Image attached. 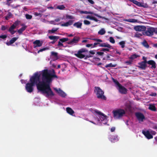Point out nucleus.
<instances>
[{"label": "nucleus", "mask_w": 157, "mask_h": 157, "mask_svg": "<svg viewBox=\"0 0 157 157\" xmlns=\"http://www.w3.org/2000/svg\"><path fill=\"white\" fill-rule=\"evenodd\" d=\"M139 57V56L136 54H134L132 55L130 57H129V59H131L133 60V59Z\"/></svg>", "instance_id": "obj_32"}, {"label": "nucleus", "mask_w": 157, "mask_h": 157, "mask_svg": "<svg viewBox=\"0 0 157 157\" xmlns=\"http://www.w3.org/2000/svg\"><path fill=\"white\" fill-rule=\"evenodd\" d=\"M9 32H10V33L12 35H13V34H14L16 32V31L14 30H12V31H9Z\"/></svg>", "instance_id": "obj_64"}, {"label": "nucleus", "mask_w": 157, "mask_h": 157, "mask_svg": "<svg viewBox=\"0 0 157 157\" xmlns=\"http://www.w3.org/2000/svg\"><path fill=\"white\" fill-rule=\"evenodd\" d=\"M93 44H87L86 45V46L87 47H88V48H89V47H91V48H93Z\"/></svg>", "instance_id": "obj_56"}, {"label": "nucleus", "mask_w": 157, "mask_h": 157, "mask_svg": "<svg viewBox=\"0 0 157 157\" xmlns=\"http://www.w3.org/2000/svg\"><path fill=\"white\" fill-rule=\"evenodd\" d=\"M69 40V39L68 38L66 37L60 39L59 40L61 41V42L63 43L68 41Z\"/></svg>", "instance_id": "obj_29"}, {"label": "nucleus", "mask_w": 157, "mask_h": 157, "mask_svg": "<svg viewBox=\"0 0 157 157\" xmlns=\"http://www.w3.org/2000/svg\"><path fill=\"white\" fill-rule=\"evenodd\" d=\"M12 16V14L11 13L9 12L8 13L7 15L5 17V19L7 20L10 18Z\"/></svg>", "instance_id": "obj_28"}, {"label": "nucleus", "mask_w": 157, "mask_h": 157, "mask_svg": "<svg viewBox=\"0 0 157 157\" xmlns=\"http://www.w3.org/2000/svg\"><path fill=\"white\" fill-rule=\"evenodd\" d=\"M94 92L96 94L97 98L98 99L106 100V98L104 95V92L100 87L98 86H95Z\"/></svg>", "instance_id": "obj_2"}, {"label": "nucleus", "mask_w": 157, "mask_h": 157, "mask_svg": "<svg viewBox=\"0 0 157 157\" xmlns=\"http://www.w3.org/2000/svg\"><path fill=\"white\" fill-rule=\"evenodd\" d=\"M141 44L144 47L146 48H148L149 47V45H148L147 41L145 40H144L143 42H142Z\"/></svg>", "instance_id": "obj_25"}, {"label": "nucleus", "mask_w": 157, "mask_h": 157, "mask_svg": "<svg viewBox=\"0 0 157 157\" xmlns=\"http://www.w3.org/2000/svg\"><path fill=\"white\" fill-rule=\"evenodd\" d=\"M63 43L61 42V41H59L58 43V44L57 45V46H58L59 47H63V44L62 43Z\"/></svg>", "instance_id": "obj_43"}, {"label": "nucleus", "mask_w": 157, "mask_h": 157, "mask_svg": "<svg viewBox=\"0 0 157 157\" xmlns=\"http://www.w3.org/2000/svg\"><path fill=\"white\" fill-rule=\"evenodd\" d=\"M56 8L60 10H63L65 8V7L63 5H61L57 6Z\"/></svg>", "instance_id": "obj_31"}, {"label": "nucleus", "mask_w": 157, "mask_h": 157, "mask_svg": "<svg viewBox=\"0 0 157 157\" xmlns=\"http://www.w3.org/2000/svg\"><path fill=\"white\" fill-rule=\"evenodd\" d=\"M138 64L139 65L138 67L143 70H145L147 67L146 64H145L142 62L139 63Z\"/></svg>", "instance_id": "obj_16"}, {"label": "nucleus", "mask_w": 157, "mask_h": 157, "mask_svg": "<svg viewBox=\"0 0 157 157\" xmlns=\"http://www.w3.org/2000/svg\"><path fill=\"white\" fill-rule=\"evenodd\" d=\"M114 66L112 64V63H110L109 64H108L106 65L105 67L106 68L108 67H113Z\"/></svg>", "instance_id": "obj_50"}, {"label": "nucleus", "mask_w": 157, "mask_h": 157, "mask_svg": "<svg viewBox=\"0 0 157 157\" xmlns=\"http://www.w3.org/2000/svg\"><path fill=\"white\" fill-rule=\"evenodd\" d=\"M33 43L34 44L33 45L34 48H36L37 47L41 46L43 44V42L42 41H40L39 40H36L34 41Z\"/></svg>", "instance_id": "obj_11"}, {"label": "nucleus", "mask_w": 157, "mask_h": 157, "mask_svg": "<svg viewBox=\"0 0 157 157\" xmlns=\"http://www.w3.org/2000/svg\"><path fill=\"white\" fill-rule=\"evenodd\" d=\"M18 37H13L12 39L9 41V42H7L6 43V44L7 45H10L13 44L18 39Z\"/></svg>", "instance_id": "obj_17"}, {"label": "nucleus", "mask_w": 157, "mask_h": 157, "mask_svg": "<svg viewBox=\"0 0 157 157\" xmlns=\"http://www.w3.org/2000/svg\"><path fill=\"white\" fill-rule=\"evenodd\" d=\"M132 60H133L132 59H130L129 60L126 61L125 62V63L128 65L131 64L132 62Z\"/></svg>", "instance_id": "obj_36"}, {"label": "nucleus", "mask_w": 157, "mask_h": 157, "mask_svg": "<svg viewBox=\"0 0 157 157\" xmlns=\"http://www.w3.org/2000/svg\"><path fill=\"white\" fill-rule=\"evenodd\" d=\"M134 29L138 31H143L144 32L146 29V27L144 26H137L134 27Z\"/></svg>", "instance_id": "obj_13"}, {"label": "nucleus", "mask_w": 157, "mask_h": 157, "mask_svg": "<svg viewBox=\"0 0 157 157\" xmlns=\"http://www.w3.org/2000/svg\"><path fill=\"white\" fill-rule=\"evenodd\" d=\"M94 112L98 115V117L101 121L103 122V123L106 124L107 123V117L104 114L97 109L94 110Z\"/></svg>", "instance_id": "obj_6"}, {"label": "nucleus", "mask_w": 157, "mask_h": 157, "mask_svg": "<svg viewBox=\"0 0 157 157\" xmlns=\"http://www.w3.org/2000/svg\"><path fill=\"white\" fill-rule=\"evenodd\" d=\"M20 22V21L17 20L15 21L12 25H14L16 28V26L19 25Z\"/></svg>", "instance_id": "obj_41"}, {"label": "nucleus", "mask_w": 157, "mask_h": 157, "mask_svg": "<svg viewBox=\"0 0 157 157\" xmlns=\"http://www.w3.org/2000/svg\"><path fill=\"white\" fill-rule=\"evenodd\" d=\"M109 48H102L101 50H100V51H103V52H105V51H107V52H109Z\"/></svg>", "instance_id": "obj_45"}, {"label": "nucleus", "mask_w": 157, "mask_h": 157, "mask_svg": "<svg viewBox=\"0 0 157 157\" xmlns=\"http://www.w3.org/2000/svg\"><path fill=\"white\" fill-rule=\"evenodd\" d=\"M157 95V94L155 93H151L149 94V95L151 96L155 97Z\"/></svg>", "instance_id": "obj_54"}, {"label": "nucleus", "mask_w": 157, "mask_h": 157, "mask_svg": "<svg viewBox=\"0 0 157 157\" xmlns=\"http://www.w3.org/2000/svg\"><path fill=\"white\" fill-rule=\"evenodd\" d=\"M54 90L59 95L62 97H65L66 96V94L65 93L61 90L60 88L58 89L56 88H54Z\"/></svg>", "instance_id": "obj_12"}, {"label": "nucleus", "mask_w": 157, "mask_h": 157, "mask_svg": "<svg viewBox=\"0 0 157 157\" xmlns=\"http://www.w3.org/2000/svg\"><path fill=\"white\" fill-rule=\"evenodd\" d=\"M50 39L53 40H57L59 38V36H51L48 37Z\"/></svg>", "instance_id": "obj_26"}, {"label": "nucleus", "mask_w": 157, "mask_h": 157, "mask_svg": "<svg viewBox=\"0 0 157 157\" xmlns=\"http://www.w3.org/2000/svg\"><path fill=\"white\" fill-rule=\"evenodd\" d=\"M80 39L79 37L75 36L73 39L67 42V43L68 44L75 45L78 43Z\"/></svg>", "instance_id": "obj_7"}, {"label": "nucleus", "mask_w": 157, "mask_h": 157, "mask_svg": "<svg viewBox=\"0 0 157 157\" xmlns=\"http://www.w3.org/2000/svg\"><path fill=\"white\" fill-rule=\"evenodd\" d=\"M12 0H6V5L8 6L10 5V4L12 2Z\"/></svg>", "instance_id": "obj_46"}, {"label": "nucleus", "mask_w": 157, "mask_h": 157, "mask_svg": "<svg viewBox=\"0 0 157 157\" xmlns=\"http://www.w3.org/2000/svg\"><path fill=\"white\" fill-rule=\"evenodd\" d=\"M96 51L95 50H90L89 51V53L90 54L94 55L95 54V52Z\"/></svg>", "instance_id": "obj_57"}, {"label": "nucleus", "mask_w": 157, "mask_h": 157, "mask_svg": "<svg viewBox=\"0 0 157 157\" xmlns=\"http://www.w3.org/2000/svg\"><path fill=\"white\" fill-rule=\"evenodd\" d=\"M8 27L9 26H8L7 25L5 26L2 25V26L1 30L2 31H5L6 29H8Z\"/></svg>", "instance_id": "obj_35"}, {"label": "nucleus", "mask_w": 157, "mask_h": 157, "mask_svg": "<svg viewBox=\"0 0 157 157\" xmlns=\"http://www.w3.org/2000/svg\"><path fill=\"white\" fill-rule=\"evenodd\" d=\"M67 112L69 114L72 115L74 113V111L70 107H67L66 109Z\"/></svg>", "instance_id": "obj_21"}, {"label": "nucleus", "mask_w": 157, "mask_h": 157, "mask_svg": "<svg viewBox=\"0 0 157 157\" xmlns=\"http://www.w3.org/2000/svg\"><path fill=\"white\" fill-rule=\"evenodd\" d=\"M105 31L104 29L102 28L98 32V33L101 35H103L105 33Z\"/></svg>", "instance_id": "obj_27"}, {"label": "nucleus", "mask_w": 157, "mask_h": 157, "mask_svg": "<svg viewBox=\"0 0 157 157\" xmlns=\"http://www.w3.org/2000/svg\"><path fill=\"white\" fill-rule=\"evenodd\" d=\"M88 50L85 48H82L78 50L77 53H75L74 55L77 57L79 59H82L84 58L85 59H86L89 58L87 55L85 56L84 54H82V53L85 52H88Z\"/></svg>", "instance_id": "obj_4"}, {"label": "nucleus", "mask_w": 157, "mask_h": 157, "mask_svg": "<svg viewBox=\"0 0 157 157\" xmlns=\"http://www.w3.org/2000/svg\"><path fill=\"white\" fill-rule=\"evenodd\" d=\"M131 2H133L134 4L138 6L143 7V5L141 2H139L137 1L134 0H128Z\"/></svg>", "instance_id": "obj_19"}, {"label": "nucleus", "mask_w": 157, "mask_h": 157, "mask_svg": "<svg viewBox=\"0 0 157 157\" xmlns=\"http://www.w3.org/2000/svg\"><path fill=\"white\" fill-rule=\"evenodd\" d=\"M151 134L153 135H155L156 133V132L155 131H151Z\"/></svg>", "instance_id": "obj_63"}, {"label": "nucleus", "mask_w": 157, "mask_h": 157, "mask_svg": "<svg viewBox=\"0 0 157 157\" xmlns=\"http://www.w3.org/2000/svg\"><path fill=\"white\" fill-rule=\"evenodd\" d=\"M80 13L81 14L84 13V14H87V11H82L80 12Z\"/></svg>", "instance_id": "obj_59"}, {"label": "nucleus", "mask_w": 157, "mask_h": 157, "mask_svg": "<svg viewBox=\"0 0 157 157\" xmlns=\"http://www.w3.org/2000/svg\"><path fill=\"white\" fill-rule=\"evenodd\" d=\"M27 27V26L26 25L22 27L21 28L17 30V32L20 34H22L23 31L26 29Z\"/></svg>", "instance_id": "obj_23"}, {"label": "nucleus", "mask_w": 157, "mask_h": 157, "mask_svg": "<svg viewBox=\"0 0 157 157\" xmlns=\"http://www.w3.org/2000/svg\"><path fill=\"white\" fill-rule=\"evenodd\" d=\"M99 44L100 45V43H99V42H97L94 43V44H93V48H95L96 47V46L97 45Z\"/></svg>", "instance_id": "obj_52"}, {"label": "nucleus", "mask_w": 157, "mask_h": 157, "mask_svg": "<svg viewBox=\"0 0 157 157\" xmlns=\"http://www.w3.org/2000/svg\"><path fill=\"white\" fill-rule=\"evenodd\" d=\"M87 1L91 4H93L94 3V2L92 0H87Z\"/></svg>", "instance_id": "obj_60"}, {"label": "nucleus", "mask_w": 157, "mask_h": 157, "mask_svg": "<svg viewBox=\"0 0 157 157\" xmlns=\"http://www.w3.org/2000/svg\"><path fill=\"white\" fill-rule=\"evenodd\" d=\"M148 64L151 65V68L152 69H155L156 68V63L153 60H150L148 61Z\"/></svg>", "instance_id": "obj_14"}, {"label": "nucleus", "mask_w": 157, "mask_h": 157, "mask_svg": "<svg viewBox=\"0 0 157 157\" xmlns=\"http://www.w3.org/2000/svg\"><path fill=\"white\" fill-rule=\"evenodd\" d=\"M7 37L6 35H0V38H2L3 39H5Z\"/></svg>", "instance_id": "obj_53"}, {"label": "nucleus", "mask_w": 157, "mask_h": 157, "mask_svg": "<svg viewBox=\"0 0 157 157\" xmlns=\"http://www.w3.org/2000/svg\"><path fill=\"white\" fill-rule=\"evenodd\" d=\"M113 80L114 83L118 86V87L121 85V84L116 79H115L113 78Z\"/></svg>", "instance_id": "obj_34"}, {"label": "nucleus", "mask_w": 157, "mask_h": 157, "mask_svg": "<svg viewBox=\"0 0 157 157\" xmlns=\"http://www.w3.org/2000/svg\"><path fill=\"white\" fill-rule=\"evenodd\" d=\"M92 20L96 22H98L99 21L97 19L95 18V17H93Z\"/></svg>", "instance_id": "obj_61"}, {"label": "nucleus", "mask_w": 157, "mask_h": 157, "mask_svg": "<svg viewBox=\"0 0 157 157\" xmlns=\"http://www.w3.org/2000/svg\"><path fill=\"white\" fill-rule=\"evenodd\" d=\"M73 23V21L72 20H69L68 21L65 23H64L62 24L61 25L62 26H66L67 27L69 25H72Z\"/></svg>", "instance_id": "obj_18"}, {"label": "nucleus", "mask_w": 157, "mask_h": 157, "mask_svg": "<svg viewBox=\"0 0 157 157\" xmlns=\"http://www.w3.org/2000/svg\"><path fill=\"white\" fill-rule=\"evenodd\" d=\"M119 44L121 45L122 48H123L124 47V44H125V42L124 41H122L119 42Z\"/></svg>", "instance_id": "obj_42"}, {"label": "nucleus", "mask_w": 157, "mask_h": 157, "mask_svg": "<svg viewBox=\"0 0 157 157\" xmlns=\"http://www.w3.org/2000/svg\"><path fill=\"white\" fill-rule=\"evenodd\" d=\"M148 109H149L154 111H155L156 110L155 106L152 104H150Z\"/></svg>", "instance_id": "obj_24"}, {"label": "nucleus", "mask_w": 157, "mask_h": 157, "mask_svg": "<svg viewBox=\"0 0 157 157\" xmlns=\"http://www.w3.org/2000/svg\"><path fill=\"white\" fill-rule=\"evenodd\" d=\"M143 35V32L142 33H140L139 32H136L135 35V36L138 38H140Z\"/></svg>", "instance_id": "obj_30"}, {"label": "nucleus", "mask_w": 157, "mask_h": 157, "mask_svg": "<svg viewBox=\"0 0 157 157\" xmlns=\"http://www.w3.org/2000/svg\"><path fill=\"white\" fill-rule=\"evenodd\" d=\"M84 23L85 25H89L90 24V22L87 20H84Z\"/></svg>", "instance_id": "obj_49"}, {"label": "nucleus", "mask_w": 157, "mask_h": 157, "mask_svg": "<svg viewBox=\"0 0 157 157\" xmlns=\"http://www.w3.org/2000/svg\"><path fill=\"white\" fill-rule=\"evenodd\" d=\"M99 46L101 47H107V48H109L110 49L112 48V46L107 43L100 44V45H99Z\"/></svg>", "instance_id": "obj_20"}, {"label": "nucleus", "mask_w": 157, "mask_h": 157, "mask_svg": "<svg viewBox=\"0 0 157 157\" xmlns=\"http://www.w3.org/2000/svg\"><path fill=\"white\" fill-rule=\"evenodd\" d=\"M135 115L139 122H143L145 119L144 115L140 112H136Z\"/></svg>", "instance_id": "obj_8"}, {"label": "nucleus", "mask_w": 157, "mask_h": 157, "mask_svg": "<svg viewBox=\"0 0 157 157\" xmlns=\"http://www.w3.org/2000/svg\"><path fill=\"white\" fill-rule=\"evenodd\" d=\"M42 81H40V75L35 73L29 80L30 82L26 83L25 88L26 91L31 93L33 91L34 86L36 85L37 89L44 94H45L47 98L52 97L55 95L50 86L53 78H57L54 70L50 73L48 69H44L42 71Z\"/></svg>", "instance_id": "obj_1"}, {"label": "nucleus", "mask_w": 157, "mask_h": 157, "mask_svg": "<svg viewBox=\"0 0 157 157\" xmlns=\"http://www.w3.org/2000/svg\"><path fill=\"white\" fill-rule=\"evenodd\" d=\"M142 132L145 136L148 139H152L153 138V136L152 135L148 130L147 131L143 130Z\"/></svg>", "instance_id": "obj_10"}, {"label": "nucleus", "mask_w": 157, "mask_h": 157, "mask_svg": "<svg viewBox=\"0 0 157 157\" xmlns=\"http://www.w3.org/2000/svg\"><path fill=\"white\" fill-rule=\"evenodd\" d=\"M127 21L131 22H136V20L135 19H129L126 20Z\"/></svg>", "instance_id": "obj_40"}, {"label": "nucleus", "mask_w": 157, "mask_h": 157, "mask_svg": "<svg viewBox=\"0 0 157 157\" xmlns=\"http://www.w3.org/2000/svg\"><path fill=\"white\" fill-rule=\"evenodd\" d=\"M59 29L58 28H53L51 30H49V33H53L57 31Z\"/></svg>", "instance_id": "obj_33"}, {"label": "nucleus", "mask_w": 157, "mask_h": 157, "mask_svg": "<svg viewBox=\"0 0 157 157\" xmlns=\"http://www.w3.org/2000/svg\"><path fill=\"white\" fill-rule=\"evenodd\" d=\"M157 34V28L149 27L143 32V34L148 36H151L153 35L154 33Z\"/></svg>", "instance_id": "obj_3"}, {"label": "nucleus", "mask_w": 157, "mask_h": 157, "mask_svg": "<svg viewBox=\"0 0 157 157\" xmlns=\"http://www.w3.org/2000/svg\"><path fill=\"white\" fill-rule=\"evenodd\" d=\"M97 54H98V55L101 56H102L104 54V53L103 52H97Z\"/></svg>", "instance_id": "obj_55"}, {"label": "nucleus", "mask_w": 157, "mask_h": 157, "mask_svg": "<svg viewBox=\"0 0 157 157\" xmlns=\"http://www.w3.org/2000/svg\"><path fill=\"white\" fill-rule=\"evenodd\" d=\"M93 17L92 16H91L90 15H88L87 16L86 18L87 19H90V20H92Z\"/></svg>", "instance_id": "obj_58"}, {"label": "nucleus", "mask_w": 157, "mask_h": 157, "mask_svg": "<svg viewBox=\"0 0 157 157\" xmlns=\"http://www.w3.org/2000/svg\"><path fill=\"white\" fill-rule=\"evenodd\" d=\"M109 41L111 43L113 44H114L115 42V40H114V38L112 37H110Z\"/></svg>", "instance_id": "obj_48"}, {"label": "nucleus", "mask_w": 157, "mask_h": 157, "mask_svg": "<svg viewBox=\"0 0 157 157\" xmlns=\"http://www.w3.org/2000/svg\"><path fill=\"white\" fill-rule=\"evenodd\" d=\"M115 127H112L111 128L110 131L111 132H113L115 131Z\"/></svg>", "instance_id": "obj_62"}, {"label": "nucleus", "mask_w": 157, "mask_h": 157, "mask_svg": "<svg viewBox=\"0 0 157 157\" xmlns=\"http://www.w3.org/2000/svg\"><path fill=\"white\" fill-rule=\"evenodd\" d=\"M109 139L111 142H114L117 140V136L113 135H110L109 136Z\"/></svg>", "instance_id": "obj_15"}, {"label": "nucleus", "mask_w": 157, "mask_h": 157, "mask_svg": "<svg viewBox=\"0 0 157 157\" xmlns=\"http://www.w3.org/2000/svg\"><path fill=\"white\" fill-rule=\"evenodd\" d=\"M92 40L95 41H96L97 42H102V41L100 39H93Z\"/></svg>", "instance_id": "obj_51"}, {"label": "nucleus", "mask_w": 157, "mask_h": 157, "mask_svg": "<svg viewBox=\"0 0 157 157\" xmlns=\"http://www.w3.org/2000/svg\"><path fill=\"white\" fill-rule=\"evenodd\" d=\"M26 18L27 19H31L32 18V16L31 15L29 14H26L25 15Z\"/></svg>", "instance_id": "obj_38"}, {"label": "nucleus", "mask_w": 157, "mask_h": 157, "mask_svg": "<svg viewBox=\"0 0 157 157\" xmlns=\"http://www.w3.org/2000/svg\"><path fill=\"white\" fill-rule=\"evenodd\" d=\"M113 117L116 119H119L125 113V112L124 109H119L113 111Z\"/></svg>", "instance_id": "obj_5"}, {"label": "nucleus", "mask_w": 157, "mask_h": 157, "mask_svg": "<svg viewBox=\"0 0 157 157\" xmlns=\"http://www.w3.org/2000/svg\"><path fill=\"white\" fill-rule=\"evenodd\" d=\"M15 28V27L14 25H12L9 28L8 31H11L14 30V29Z\"/></svg>", "instance_id": "obj_39"}, {"label": "nucleus", "mask_w": 157, "mask_h": 157, "mask_svg": "<svg viewBox=\"0 0 157 157\" xmlns=\"http://www.w3.org/2000/svg\"><path fill=\"white\" fill-rule=\"evenodd\" d=\"M118 90L119 92L122 94H126L127 93V89L121 85L118 87Z\"/></svg>", "instance_id": "obj_9"}, {"label": "nucleus", "mask_w": 157, "mask_h": 157, "mask_svg": "<svg viewBox=\"0 0 157 157\" xmlns=\"http://www.w3.org/2000/svg\"><path fill=\"white\" fill-rule=\"evenodd\" d=\"M48 48H41L37 52L38 53H39L40 52H42L46 50H48Z\"/></svg>", "instance_id": "obj_37"}, {"label": "nucleus", "mask_w": 157, "mask_h": 157, "mask_svg": "<svg viewBox=\"0 0 157 157\" xmlns=\"http://www.w3.org/2000/svg\"><path fill=\"white\" fill-rule=\"evenodd\" d=\"M82 24V23L78 22L75 23L73 24V26L77 28L81 29Z\"/></svg>", "instance_id": "obj_22"}, {"label": "nucleus", "mask_w": 157, "mask_h": 157, "mask_svg": "<svg viewBox=\"0 0 157 157\" xmlns=\"http://www.w3.org/2000/svg\"><path fill=\"white\" fill-rule=\"evenodd\" d=\"M66 18L69 19H73L74 18V17L71 15H66Z\"/></svg>", "instance_id": "obj_47"}, {"label": "nucleus", "mask_w": 157, "mask_h": 157, "mask_svg": "<svg viewBox=\"0 0 157 157\" xmlns=\"http://www.w3.org/2000/svg\"><path fill=\"white\" fill-rule=\"evenodd\" d=\"M51 55L55 57H58V53L57 52H52L51 53Z\"/></svg>", "instance_id": "obj_44"}]
</instances>
